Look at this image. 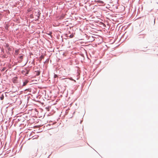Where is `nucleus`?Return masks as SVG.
Instances as JSON below:
<instances>
[{"mask_svg":"<svg viewBox=\"0 0 158 158\" xmlns=\"http://www.w3.org/2000/svg\"><path fill=\"white\" fill-rule=\"evenodd\" d=\"M18 77H16L13 78L12 81L14 83H18Z\"/></svg>","mask_w":158,"mask_h":158,"instance_id":"obj_1","label":"nucleus"},{"mask_svg":"<svg viewBox=\"0 0 158 158\" xmlns=\"http://www.w3.org/2000/svg\"><path fill=\"white\" fill-rule=\"evenodd\" d=\"M23 59V55H20L19 56L18 58V62L19 63H21L22 62V60Z\"/></svg>","mask_w":158,"mask_h":158,"instance_id":"obj_2","label":"nucleus"},{"mask_svg":"<svg viewBox=\"0 0 158 158\" xmlns=\"http://www.w3.org/2000/svg\"><path fill=\"white\" fill-rule=\"evenodd\" d=\"M97 2H98V3H100V4H104V2L102 1H101V0H98V1H97Z\"/></svg>","mask_w":158,"mask_h":158,"instance_id":"obj_3","label":"nucleus"},{"mask_svg":"<svg viewBox=\"0 0 158 158\" xmlns=\"http://www.w3.org/2000/svg\"><path fill=\"white\" fill-rule=\"evenodd\" d=\"M28 83V81H25V82H24L23 83V86H25L26 85L27 83Z\"/></svg>","mask_w":158,"mask_h":158,"instance_id":"obj_4","label":"nucleus"},{"mask_svg":"<svg viewBox=\"0 0 158 158\" xmlns=\"http://www.w3.org/2000/svg\"><path fill=\"white\" fill-rule=\"evenodd\" d=\"M4 96L3 95H2L1 97H0V99L1 100H3L4 99Z\"/></svg>","mask_w":158,"mask_h":158,"instance_id":"obj_5","label":"nucleus"},{"mask_svg":"<svg viewBox=\"0 0 158 158\" xmlns=\"http://www.w3.org/2000/svg\"><path fill=\"white\" fill-rule=\"evenodd\" d=\"M40 74V72H38L37 73L36 75L38 76Z\"/></svg>","mask_w":158,"mask_h":158,"instance_id":"obj_6","label":"nucleus"},{"mask_svg":"<svg viewBox=\"0 0 158 158\" xmlns=\"http://www.w3.org/2000/svg\"><path fill=\"white\" fill-rule=\"evenodd\" d=\"M73 35L71 34V35H70V38H73Z\"/></svg>","mask_w":158,"mask_h":158,"instance_id":"obj_7","label":"nucleus"},{"mask_svg":"<svg viewBox=\"0 0 158 158\" xmlns=\"http://www.w3.org/2000/svg\"><path fill=\"white\" fill-rule=\"evenodd\" d=\"M57 77L58 76H57V75H56V74H55L54 75V78H56V77Z\"/></svg>","mask_w":158,"mask_h":158,"instance_id":"obj_8","label":"nucleus"},{"mask_svg":"<svg viewBox=\"0 0 158 158\" xmlns=\"http://www.w3.org/2000/svg\"><path fill=\"white\" fill-rule=\"evenodd\" d=\"M4 70H5L4 69V68H3V69H2V71H4Z\"/></svg>","mask_w":158,"mask_h":158,"instance_id":"obj_9","label":"nucleus"}]
</instances>
